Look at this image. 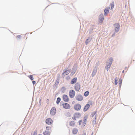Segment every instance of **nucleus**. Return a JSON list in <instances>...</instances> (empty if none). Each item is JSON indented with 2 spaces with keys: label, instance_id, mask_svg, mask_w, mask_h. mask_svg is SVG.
<instances>
[{
  "label": "nucleus",
  "instance_id": "f257e3e1",
  "mask_svg": "<svg viewBox=\"0 0 135 135\" xmlns=\"http://www.w3.org/2000/svg\"><path fill=\"white\" fill-rule=\"evenodd\" d=\"M88 104H86L84 108V111L85 112L88 110L90 107V105H92L93 104L92 102L91 101H89L88 102Z\"/></svg>",
  "mask_w": 135,
  "mask_h": 135
},
{
  "label": "nucleus",
  "instance_id": "f03ea898",
  "mask_svg": "<svg viewBox=\"0 0 135 135\" xmlns=\"http://www.w3.org/2000/svg\"><path fill=\"white\" fill-rule=\"evenodd\" d=\"M81 116V114L79 113H75L72 117V119L74 120H75L77 118H79Z\"/></svg>",
  "mask_w": 135,
  "mask_h": 135
},
{
  "label": "nucleus",
  "instance_id": "7ed1b4c3",
  "mask_svg": "<svg viewBox=\"0 0 135 135\" xmlns=\"http://www.w3.org/2000/svg\"><path fill=\"white\" fill-rule=\"evenodd\" d=\"M75 95V92L74 90H71L69 92V95L70 98H72L74 97Z\"/></svg>",
  "mask_w": 135,
  "mask_h": 135
},
{
  "label": "nucleus",
  "instance_id": "20e7f679",
  "mask_svg": "<svg viewBox=\"0 0 135 135\" xmlns=\"http://www.w3.org/2000/svg\"><path fill=\"white\" fill-rule=\"evenodd\" d=\"M56 109L55 107L52 108L50 111V113L51 115H54L56 113Z\"/></svg>",
  "mask_w": 135,
  "mask_h": 135
},
{
  "label": "nucleus",
  "instance_id": "39448f33",
  "mask_svg": "<svg viewBox=\"0 0 135 135\" xmlns=\"http://www.w3.org/2000/svg\"><path fill=\"white\" fill-rule=\"evenodd\" d=\"M53 122L51 118H47L46 120V123L48 125L52 124Z\"/></svg>",
  "mask_w": 135,
  "mask_h": 135
},
{
  "label": "nucleus",
  "instance_id": "423d86ee",
  "mask_svg": "<svg viewBox=\"0 0 135 135\" xmlns=\"http://www.w3.org/2000/svg\"><path fill=\"white\" fill-rule=\"evenodd\" d=\"M74 108L76 110H79L81 108V106L79 104H76L75 105Z\"/></svg>",
  "mask_w": 135,
  "mask_h": 135
},
{
  "label": "nucleus",
  "instance_id": "0eeeda50",
  "mask_svg": "<svg viewBox=\"0 0 135 135\" xmlns=\"http://www.w3.org/2000/svg\"><path fill=\"white\" fill-rule=\"evenodd\" d=\"M76 99L77 100L79 101H81L83 99V96L80 95H78L76 96Z\"/></svg>",
  "mask_w": 135,
  "mask_h": 135
},
{
  "label": "nucleus",
  "instance_id": "6e6552de",
  "mask_svg": "<svg viewBox=\"0 0 135 135\" xmlns=\"http://www.w3.org/2000/svg\"><path fill=\"white\" fill-rule=\"evenodd\" d=\"M62 105L63 108L65 109H69L70 108V106L69 104L67 103L63 104Z\"/></svg>",
  "mask_w": 135,
  "mask_h": 135
},
{
  "label": "nucleus",
  "instance_id": "1a4fd4ad",
  "mask_svg": "<svg viewBox=\"0 0 135 135\" xmlns=\"http://www.w3.org/2000/svg\"><path fill=\"white\" fill-rule=\"evenodd\" d=\"M64 100L66 102H68L69 101V98L68 96L66 95H64L62 96Z\"/></svg>",
  "mask_w": 135,
  "mask_h": 135
},
{
  "label": "nucleus",
  "instance_id": "9d476101",
  "mask_svg": "<svg viewBox=\"0 0 135 135\" xmlns=\"http://www.w3.org/2000/svg\"><path fill=\"white\" fill-rule=\"evenodd\" d=\"M114 26L115 27V31L116 32H118L119 29V26L118 23H117L114 25Z\"/></svg>",
  "mask_w": 135,
  "mask_h": 135
},
{
  "label": "nucleus",
  "instance_id": "9b49d317",
  "mask_svg": "<svg viewBox=\"0 0 135 135\" xmlns=\"http://www.w3.org/2000/svg\"><path fill=\"white\" fill-rule=\"evenodd\" d=\"M99 22L102 23L104 19V17L103 14H100L99 16Z\"/></svg>",
  "mask_w": 135,
  "mask_h": 135
},
{
  "label": "nucleus",
  "instance_id": "f8f14e48",
  "mask_svg": "<svg viewBox=\"0 0 135 135\" xmlns=\"http://www.w3.org/2000/svg\"><path fill=\"white\" fill-rule=\"evenodd\" d=\"M109 7H106L104 10V14L105 16H106L108 13L109 12Z\"/></svg>",
  "mask_w": 135,
  "mask_h": 135
},
{
  "label": "nucleus",
  "instance_id": "ddd939ff",
  "mask_svg": "<svg viewBox=\"0 0 135 135\" xmlns=\"http://www.w3.org/2000/svg\"><path fill=\"white\" fill-rule=\"evenodd\" d=\"M78 131V129L76 128H74L72 131V133L74 134H76Z\"/></svg>",
  "mask_w": 135,
  "mask_h": 135
},
{
  "label": "nucleus",
  "instance_id": "4468645a",
  "mask_svg": "<svg viewBox=\"0 0 135 135\" xmlns=\"http://www.w3.org/2000/svg\"><path fill=\"white\" fill-rule=\"evenodd\" d=\"M80 85L78 84L75 85V89L76 91H79L80 89Z\"/></svg>",
  "mask_w": 135,
  "mask_h": 135
},
{
  "label": "nucleus",
  "instance_id": "2eb2a0df",
  "mask_svg": "<svg viewBox=\"0 0 135 135\" xmlns=\"http://www.w3.org/2000/svg\"><path fill=\"white\" fill-rule=\"evenodd\" d=\"M70 71V70H66L65 71L63 72L62 74V75H68L69 74Z\"/></svg>",
  "mask_w": 135,
  "mask_h": 135
},
{
  "label": "nucleus",
  "instance_id": "dca6fc26",
  "mask_svg": "<svg viewBox=\"0 0 135 135\" xmlns=\"http://www.w3.org/2000/svg\"><path fill=\"white\" fill-rule=\"evenodd\" d=\"M77 81V78H75L71 80V84H74L76 83Z\"/></svg>",
  "mask_w": 135,
  "mask_h": 135
},
{
  "label": "nucleus",
  "instance_id": "f3484780",
  "mask_svg": "<svg viewBox=\"0 0 135 135\" xmlns=\"http://www.w3.org/2000/svg\"><path fill=\"white\" fill-rule=\"evenodd\" d=\"M113 61V59L112 58H110L107 60L108 62L107 64H112Z\"/></svg>",
  "mask_w": 135,
  "mask_h": 135
},
{
  "label": "nucleus",
  "instance_id": "a211bd4d",
  "mask_svg": "<svg viewBox=\"0 0 135 135\" xmlns=\"http://www.w3.org/2000/svg\"><path fill=\"white\" fill-rule=\"evenodd\" d=\"M108 64L105 67V69L106 70H108L110 68L111 64Z\"/></svg>",
  "mask_w": 135,
  "mask_h": 135
},
{
  "label": "nucleus",
  "instance_id": "6ab92c4d",
  "mask_svg": "<svg viewBox=\"0 0 135 135\" xmlns=\"http://www.w3.org/2000/svg\"><path fill=\"white\" fill-rule=\"evenodd\" d=\"M75 122L72 121L70 122L69 123L70 125L71 126H74L75 125Z\"/></svg>",
  "mask_w": 135,
  "mask_h": 135
},
{
  "label": "nucleus",
  "instance_id": "aec40b11",
  "mask_svg": "<svg viewBox=\"0 0 135 135\" xmlns=\"http://www.w3.org/2000/svg\"><path fill=\"white\" fill-rule=\"evenodd\" d=\"M43 134L44 135H50V133L49 131H45L43 132Z\"/></svg>",
  "mask_w": 135,
  "mask_h": 135
},
{
  "label": "nucleus",
  "instance_id": "412c9836",
  "mask_svg": "<svg viewBox=\"0 0 135 135\" xmlns=\"http://www.w3.org/2000/svg\"><path fill=\"white\" fill-rule=\"evenodd\" d=\"M96 116H95L94 118L93 119V120L92 121L93 123V124H95L96 123Z\"/></svg>",
  "mask_w": 135,
  "mask_h": 135
},
{
  "label": "nucleus",
  "instance_id": "4be33fe9",
  "mask_svg": "<svg viewBox=\"0 0 135 135\" xmlns=\"http://www.w3.org/2000/svg\"><path fill=\"white\" fill-rule=\"evenodd\" d=\"M97 72V69H94L92 74V75L93 76L96 74Z\"/></svg>",
  "mask_w": 135,
  "mask_h": 135
},
{
  "label": "nucleus",
  "instance_id": "5701e85b",
  "mask_svg": "<svg viewBox=\"0 0 135 135\" xmlns=\"http://www.w3.org/2000/svg\"><path fill=\"white\" fill-rule=\"evenodd\" d=\"M89 92L88 91H85L84 93V95L85 97L87 96L89 94Z\"/></svg>",
  "mask_w": 135,
  "mask_h": 135
},
{
  "label": "nucleus",
  "instance_id": "b1692460",
  "mask_svg": "<svg viewBox=\"0 0 135 135\" xmlns=\"http://www.w3.org/2000/svg\"><path fill=\"white\" fill-rule=\"evenodd\" d=\"M111 8L112 9L114 6V2H112L110 4Z\"/></svg>",
  "mask_w": 135,
  "mask_h": 135
},
{
  "label": "nucleus",
  "instance_id": "393cba45",
  "mask_svg": "<svg viewBox=\"0 0 135 135\" xmlns=\"http://www.w3.org/2000/svg\"><path fill=\"white\" fill-rule=\"evenodd\" d=\"M28 77L31 80H32L33 79V76L32 75H30L28 76Z\"/></svg>",
  "mask_w": 135,
  "mask_h": 135
},
{
  "label": "nucleus",
  "instance_id": "a878e982",
  "mask_svg": "<svg viewBox=\"0 0 135 135\" xmlns=\"http://www.w3.org/2000/svg\"><path fill=\"white\" fill-rule=\"evenodd\" d=\"M60 100H61V99H60V98H57V101H56L57 103L59 104L60 103Z\"/></svg>",
  "mask_w": 135,
  "mask_h": 135
},
{
  "label": "nucleus",
  "instance_id": "bb28decb",
  "mask_svg": "<svg viewBox=\"0 0 135 135\" xmlns=\"http://www.w3.org/2000/svg\"><path fill=\"white\" fill-rule=\"evenodd\" d=\"M122 83V80L121 79H120L119 81V84L120 86H121Z\"/></svg>",
  "mask_w": 135,
  "mask_h": 135
},
{
  "label": "nucleus",
  "instance_id": "cd10ccee",
  "mask_svg": "<svg viewBox=\"0 0 135 135\" xmlns=\"http://www.w3.org/2000/svg\"><path fill=\"white\" fill-rule=\"evenodd\" d=\"M118 80V79L117 77H116L115 78V85H117V81Z\"/></svg>",
  "mask_w": 135,
  "mask_h": 135
},
{
  "label": "nucleus",
  "instance_id": "c85d7f7f",
  "mask_svg": "<svg viewBox=\"0 0 135 135\" xmlns=\"http://www.w3.org/2000/svg\"><path fill=\"white\" fill-rule=\"evenodd\" d=\"M96 112L95 111L93 112L91 114V116L92 117H93L96 114Z\"/></svg>",
  "mask_w": 135,
  "mask_h": 135
},
{
  "label": "nucleus",
  "instance_id": "c756f323",
  "mask_svg": "<svg viewBox=\"0 0 135 135\" xmlns=\"http://www.w3.org/2000/svg\"><path fill=\"white\" fill-rule=\"evenodd\" d=\"M50 127L48 126L46 127V129L47 130H49L50 129Z\"/></svg>",
  "mask_w": 135,
  "mask_h": 135
},
{
  "label": "nucleus",
  "instance_id": "7c9ffc66",
  "mask_svg": "<svg viewBox=\"0 0 135 135\" xmlns=\"http://www.w3.org/2000/svg\"><path fill=\"white\" fill-rule=\"evenodd\" d=\"M41 99H40L39 100V105H41Z\"/></svg>",
  "mask_w": 135,
  "mask_h": 135
},
{
  "label": "nucleus",
  "instance_id": "2f4dec72",
  "mask_svg": "<svg viewBox=\"0 0 135 135\" xmlns=\"http://www.w3.org/2000/svg\"><path fill=\"white\" fill-rule=\"evenodd\" d=\"M16 37L17 38H21V36L20 35L17 36Z\"/></svg>",
  "mask_w": 135,
  "mask_h": 135
},
{
  "label": "nucleus",
  "instance_id": "473e14b6",
  "mask_svg": "<svg viewBox=\"0 0 135 135\" xmlns=\"http://www.w3.org/2000/svg\"><path fill=\"white\" fill-rule=\"evenodd\" d=\"M88 39H87L86 41H85V43L86 44V45H87L88 44V43L89 42H88Z\"/></svg>",
  "mask_w": 135,
  "mask_h": 135
},
{
  "label": "nucleus",
  "instance_id": "72a5a7b5",
  "mask_svg": "<svg viewBox=\"0 0 135 135\" xmlns=\"http://www.w3.org/2000/svg\"><path fill=\"white\" fill-rule=\"evenodd\" d=\"M82 122V121L81 120H80L79 121V125H80L81 124V123Z\"/></svg>",
  "mask_w": 135,
  "mask_h": 135
},
{
  "label": "nucleus",
  "instance_id": "f704fd0d",
  "mask_svg": "<svg viewBox=\"0 0 135 135\" xmlns=\"http://www.w3.org/2000/svg\"><path fill=\"white\" fill-rule=\"evenodd\" d=\"M32 83L33 84H35L36 82L35 81H32Z\"/></svg>",
  "mask_w": 135,
  "mask_h": 135
},
{
  "label": "nucleus",
  "instance_id": "c9c22d12",
  "mask_svg": "<svg viewBox=\"0 0 135 135\" xmlns=\"http://www.w3.org/2000/svg\"><path fill=\"white\" fill-rule=\"evenodd\" d=\"M82 135H86V134L85 133H84Z\"/></svg>",
  "mask_w": 135,
  "mask_h": 135
},
{
  "label": "nucleus",
  "instance_id": "e433bc0d",
  "mask_svg": "<svg viewBox=\"0 0 135 135\" xmlns=\"http://www.w3.org/2000/svg\"><path fill=\"white\" fill-rule=\"evenodd\" d=\"M85 123H86L85 122V121H84V123L83 124V125L84 126V125L85 124Z\"/></svg>",
  "mask_w": 135,
  "mask_h": 135
},
{
  "label": "nucleus",
  "instance_id": "4c0bfd02",
  "mask_svg": "<svg viewBox=\"0 0 135 135\" xmlns=\"http://www.w3.org/2000/svg\"><path fill=\"white\" fill-rule=\"evenodd\" d=\"M124 70H123V71H122V73H124Z\"/></svg>",
  "mask_w": 135,
  "mask_h": 135
},
{
  "label": "nucleus",
  "instance_id": "58836bf2",
  "mask_svg": "<svg viewBox=\"0 0 135 135\" xmlns=\"http://www.w3.org/2000/svg\"><path fill=\"white\" fill-rule=\"evenodd\" d=\"M38 135H42L41 134H38Z\"/></svg>",
  "mask_w": 135,
  "mask_h": 135
},
{
  "label": "nucleus",
  "instance_id": "ea45409f",
  "mask_svg": "<svg viewBox=\"0 0 135 135\" xmlns=\"http://www.w3.org/2000/svg\"><path fill=\"white\" fill-rule=\"evenodd\" d=\"M75 73V72H74V73H73V74L74 73Z\"/></svg>",
  "mask_w": 135,
  "mask_h": 135
},
{
  "label": "nucleus",
  "instance_id": "a19ab883",
  "mask_svg": "<svg viewBox=\"0 0 135 135\" xmlns=\"http://www.w3.org/2000/svg\"><path fill=\"white\" fill-rule=\"evenodd\" d=\"M47 100H49V99H47Z\"/></svg>",
  "mask_w": 135,
  "mask_h": 135
},
{
  "label": "nucleus",
  "instance_id": "79ce46f5",
  "mask_svg": "<svg viewBox=\"0 0 135 135\" xmlns=\"http://www.w3.org/2000/svg\"><path fill=\"white\" fill-rule=\"evenodd\" d=\"M81 135V134H79V135Z\"/></svg>",
  "mask_w": 135,
  "mask_h": 135
},
{
  "label": "nucleus",
  "instance_id": "37998d69",
  "mask_svg": "<svg viewBox=\"0 0 135 135\" xmlns=\"http://www.w3.org/2000/svg\"><path fill=\"white\" fill-rule=\"evenodd\" d=\"M92 134H93V133L92 134V135H92Z\"/></svg>",
  "mask_w": 135,
  "mask_h": 135
}]
</instances>
